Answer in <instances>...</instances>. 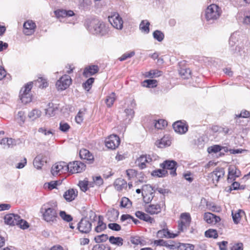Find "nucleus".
I'll return each mask as SVG.
<instances>
[{"mask_svg": "<svg viewBox=\"0 0 250 250\" xmlns=\"http://www.w3.org/2000/svg\"><path fill=\"white\" fill-rule=\"evenodd\" d=\"M172 126L174 131L179 134H185L188 130V126L181 121L175 122Z\"/></svg>", "mask_w": 250, "mask_h": 250, "instance_id": "obj_15", "label": "nucleus"}, {"mask_svg": "<svg viewBox=\"0 0 250 250\" xmlns=\"http://www.w3.org/2000/svg\"><path fill=\"white\" fill-rule=\"evenodd\" d=\"M244 38H241L240 35L238 32L233 33L229 39V44L230 48H232L237 43L238 44Z\"/></svg>", "mask_w": 250, "mask_h": 250, "instance_id": "obj_25", "label": "nucleus"}, {"mask_svg": "<svg viewBox=\"0 0 250 250\" xmlns=\"http://www.w3.org/2000/svg\"><path fill=\"white\" fill-rule=\"evenodd\" d=\"M88 182L83 180L79 181L78 186L83 191L85 192L88 189Z\"/></svg>", "mask_w": 250, "mask_h": 250, "instance_id": "obj_59", "label": "nucleus"}, {"mask_svg": "<svg viewBox=\"0 0 250 250\" xmlns=\"http://www.w3.org/2000/svg\"><path fill=\"white\" fill-rule=\"evenodd\" d=\"M204 219L208 224H216L221 220L220 217L210 212L204 214Z\"/></svg>", "mask_w": 250, "mask_h": 250, "instance_id": "obj_24", "label": "nucleus"}, {"mask_svg": "<svg viewBox=\"0 0 250 250\" xmlns=\"http://www.w3.org/2000/svg\"><path fill=\"white\" fill-rule=\"evenodd\" d=\"M70 125L66 123L61 122L60 123L59 129L63 132H66L70 129Z\"/></svg>", "mask_w": 250, "mask_h": 250, "instance_id": "obj_60", "label": "nucleus"}, {"mask_svg": "<svg viewBox=\"0 0 250 250\" xmlns=\"http://www.w3.org/2000/svg\"><path fill=\"white\" fill-rule=\"evenodd\" d=\"M135 216L140 219L148 223H152L155 222L154 219L148 214L141 211H137L135 212Z\"/></svg>", "mask_w": 250, "mask_h": 250, "instance_id": "obj_27", "label": "nucleus"}, {"mask_svg": "<svg viewBox=\"0 0 250 250\" xmlns=\"http://www.w3.org/2000/svg\"><path fill=\"white\" fill-rule=\"evenodd\" d=\"M143 192L145 193H150V192H155V187H152L150 185H145L143 186L142 187Z\"/></svg>", "mask_w": 250, "mask_h": 250, "instance_id": "obj_58", "label": "nucleus"}, {"mask_svg": "<svg viewBox=\"0 0 250 250\" xmlns=\"http://www.w3.org/2000/svg\"><path fill=\"white\" fill-rule=\"evenodd\" d=\"M109 242L117 246H121L123 245L124 240L122 237H114L111 236L109 238Z\"/></svg>", "mask_w": 250, "mask_h": 250, "instance_id": "obj_35", "label": "nucleus"}, {"mask_svg": "<svg viewBox=\"0 0 250 250\" xmlns=\"http://www.w3.org/2000/svg\"><path fill=\"white\" fill-rule=\"evenodd\" d=\"M77 195L78 191L76 189L71 188L64 192L63 197L67 202H71L75 199Z\"/></svg>", "mask_w": 250, "mask_h": 250, "instance_id": "obj_26", "label": "nucleus"}, {"mask_svg": "<svg viewBox=\"0 0 250 250\" xmlns=\"http://www.w3.org/2000/svg\"><path fill=\"white\" fill-rule=\"evenodd\" d=\"M167 125V122L163 119H159L156 121L154 126L158 129H162L163 127Z\"/></svg>", "mask_w": 250, "mask_h": 250, "instance_id": "obj_51", "label": "nucleus"}, {"mask_svg": "<svg viewBox=\"0 0 250 250\" xmlns=\"http://www.w3.org/2000/svg\"><path fill=\"white\" fill-rule=\"evenodd\" d=\"M205 144V141L202 137H199L197 140H195V145H196L199 148H203Z\"/></svg>", "mask_w": 250, "mask_h": 250, "instance_id": "obj_62", "label": "nucleus"}, {"mask_svg": "<svg viewBox=\"0 0 250 250\" xmlns=\"http://www.w3.org/2000/svg\"><path fill=\"white\" fill-rule=\"evenodd\" d=\"M230 49L233 51L234 54L243 59H246L250 53V42L247 38H244L237 44L234 50L233 48Z\"/></svg>", "mask_w": 250, "mask_h": 250, "instance_id": "obj_4", "label": "nucleus"}, {"mask_svg": "<svg viewBox=\"0 0 250 250\" xmlns=\"http://www.w3.org/2000/svg\"><path fill=\"white\" fill-rule=\"evenodd\" d=\"M56 16L59 17H70L75 15L72 10H66L64 9H60L55 12Z\"/></svg>", "mask_w": 250, "mask_h": 250, "instance_id": "obj_30", "label": "nucleus"}, {"mask_svg": "<svg viewBox=\"0 0 250 250\" xmlns=\"http://www.w3.org/2000/svg\"><path fill=\"white\" fill-rule=\"evenodd\" d=\"M131 205V202L129 199L126 197L122 198L120 202V206L122 208H128Z\"/></svg>", "mask_w": 250, "mask_h": 250, "instance_id": "obj_56", "label": "nucleus"}, {"mask_svg": "<svg viewBox=\"0 0 250 250\" xmlns=\"http://www.w3.org/2000/svg\"><path fill=\"white\" fill-rule=\"evenodd\" d=\"M109 239L108 235L107 234H102L100 235H98L95 237L94 240L97 243L105 242Z\"/></svg>", "mask_w": 250, "mask_h": 250, "instance_id": "obj_53", "label": "nucleus"}, {"mask_svg": "<svg viewBox=\"0 0 250 250\" xmlns=\"http://www.w3.org/2000/svg\"><path fill=\"white\" fill-rule=\"evenodd\" d=\"M205 235L208 238H217L218 236L216 230L214 229H209L205 232Z\"/></svg>", "mask_w": 250, "mask_h": 250, "instance_id": "obj_46", "label": "nucleus"}, {"mask_svg": "<svg viewBox=\"0 0 250 250\" xmlns=\"http://www.w3.org/2000/svg\"><path fill=\"white\" fill-rule=\"evenodd\" d=\"M179 233H171L167 229H163L159 230L157 233V236L159 238H174L177 237Z\"/></svg>", "mask_w": 250, "mask_h": 250, "instance_id": "obj_22", "label": "nucleus"}, {"mask_svg": "<svg viewBox=\"0 0 250 250\" xmlns=\"http://www.w3.org/2000/svg\"><path fill=\"white\" fill-rule=\"evenodd\" d=\"M111 25L117 29L121 30L123 27V21L118 13H113L108 17Z\"/></svg>", "mask_w": 250, "mask_h": 250, "instance_id": "obj_7", "label": "nucleus"}, {"mask_svg": "<svg viewBox=\"0 0 250 250\" xmlns=\"http://www.w3.org/2000/svg\"><path fill=\"white\" fill-rule=\"evenodd\" d=\"M41 115V111L40 110L34 109L28 113V116L33 121L39 118Z\"/></svg>", "mask_w": 250, "mask_h": 250, "instance_id": "obj_43", "label": "nucleus"}, {"mask_svg": "<svg viewBox=\"0 0 250 250\" xmlns=\"http://www.w3.org/2000/svg\"><path fill=\"white\" fill-rule=\"evenodd\" d=\"M181 220L178 223V233L184 231V229L188 227L191 222V217L189 213H182L180 215Z\"/></svg>", "mask_w": 250, "mask_h": 250, "instance_id": "obj_10", "label": "nucleus"}, {"mask_svg": "<svg viewBox=\"0 0 250 250\" xmlns=\"http://www.w3.org/2000/svg\"><path fill=\"white\" fill-rule=\"evenodd\" d=\"M179 74L180 76L183 78H189L191 77V71L188 68H182L179 70Z\"/></svg>", "mask_w": 250, "mask_h": 250, "instance_id": "obj_37", "label": "nucleus"}, {"mask_svg": "<svg viewBox=\"0 0 250 250\" xmlns=\"http://www.w3.org/2000/svg\"><path fill=\"white\" fill-rule=\"evenodd\" d=\"M79 155L81 159L89 161V163H92L94 160L93 155L87 149H81L80 151Z\"/></svg>", "mask_w": 250, "mask_h": 250, "instance_id": "obj_28", "label": "nucleus"}, {"mask_svg": "<svg viewBox=\"0 0 250 250\" xmlns=\"http://www.w3.org/2000/svg\"><path fill=\"white\" fill-rule=\"evenodd\" d=\"M19 217L20 216L18 214L13 213L7 214L4 217V222L7 225L15 226L17 224Z\"/></svg>", "mask_w": 250, "mask_h": 250, "instance_id": "obj_18", "label": "nucleus"}, {"mask_svg": "<svg viewBox=\"0 0 250 250\" xmlns=\"http://www.w3.org/2000/svg\"><path fill=\"white\" fill-rule=\"evenodd\" d=\"M36 27V23L31 20H28L23 24V32L27 36L31 35L35 32Z\"/></svg>", "mask_w": 250, "mask_h": 250, "instance_id": "obj_14", "label": "nucleus"}, {"mask_svg": "<svg viewBox=\"0 0 250 250\" xmlns=\"http://www.w3.org/2000/svg\"><path fill=\"white\" fill-rule=\"evenodd\" d=\"M161 210V205L159 204H150L145 208V211L151 215L158 214Z\"/></svg>", "mask_w": 250, "mask_h": 250, "instance_id": "obj_23", "label": "nucleus"}, {"mask_svg": "<svg viewBox=\"0 0 250 250\" xmlns=\"http://www.w3.org/2000/svg\"><path fill=\"white\" fill-rule=\"evenodd\" d=\"M68 172L71 173H76L82 172L84 169L85 165L80 161L70 162L68 164Z\"/></svg>", "mask_w": 250, "mask_h": 250, "instance_id": "obj_13", "label": "nucleus"}, {"mask_svg": "<svg viewBox=\"0 0 250 250\" xmlns=\"http://www.w3.org/2000/svg\"><path fill=\"white\" fill-rule=\"evenodd\" d=\"M171 144L170 141L168 139V137L164 136L159 141L158 147H164L167 146H169Z\"/></svg>", "mask_w": 250, "mask_h": 250, "instance_id": "obj_45", "label": "nucleus"}, {"mask_svg": "<svg viewBox=\"0 0 250 250\" xmlns=\"http://www.w3.org/2000/svg\"><path fill=\"white\" fill-rule=\"evenodd\" d=\"M84 25L90 33L101 36L108 35L109 29L102 21L96 18L85 19Z\"/></svg>", "mask_w": 250, "mask_h": 250, "instance_id": "obj_1", "label": "nucleus"}, {"mask_svg": "<svg viewBox=\"0 0 250 250\" xmlns=\"http://www.w3.org/2000/svg\"><path fill=\"white\" fill-rule=\"evenodd\" d=\"M225 174V170L223 167H216L215 170L210 175L212 178L213 183L217 184L220 178L222 177Z\"/></svg>", "mask_w": 250, "mask_h": 250, "instance_id": "obj_16", "label": "nucleus"}, {"mask_svg": "<svg viewBox=\"0 0 250 250\" xmlns=\"http://www.w3.org/2000/svg\"><path fill=\"white\" fill-rule=\"evenodd\" d=\"M245 214V211L242 209H238L235 212L232 211L231 215L234 224H238L240 222L242 214Z\"/></svg>", "mask_w": 250, "mask_h": 250, "instance_id": "obj_32", "label": "nucleus"}, {"mask_svg": "<svg viewBox=\"0 0 250 250\" xmlns=\"http://www.w3.org/2000/svg\"><path fill=\"white\" fill-rule=\"evenodd\" d=\"M154 192H150V193H146L142 192L144 202L146 204H148L151 202L154 197Z\"/></svg>", "mask_w": 250, "mask_h": 250, "instance_id": "obj_41", "label": "nucleus"}, {"mask_svg": "<svg viewBox=\"0 0 250 250\" xmlns=\"http://www.w3.org/2000/svg\"><path fill=\"white\" fill-rule=\"evenodd\" d=\"M134 51L127 52L123 54L119 58L120 61H124L127 59L130 58L135 55Z\"/></svg>", "mask_w": 250, "mask_h": 250, "instance_id": "obj_55", "label": "nucleus"}, {"mask_svg": "<svg viewBox=\"0 0 250 250\" xmlns=\"http://www.w3.org/2000/svg\"><path fill=\"white\" fill-rule=\"evenodd\" d=\"M240 171L234 167H230L229 168V173L228 181L229 182H231L235 180L236 177L240 175Z\"/></svg>", "mask_w": 250, "mask_h": 250, "instance_id": "obj_20", "label": "nucleus"}, {"mask_svg": "<svg viewBox=\"0 0 250 250\" xmlns=\"http://www.w3.org/2000/svg\"><path fill=\"white\" fill-rule=\"evenodd\" d=\"M160 167L165 170H170V174L172 176H175L177 175L176 169L177 163L174 160H167L160 164Z\"/></svg>", "mask_w": 250, "mask_h": 250, "instance_id": "obj_11", "label": "nucleus"}, {"mask_svg": "<svg viewBox=\"0 0 250 250\" xmlns=\"http://www.w3.org/2000/svg\"><path fill=\"white\" fill-rule=\"evenodd\" d=\"M120 220L122 222H125V220H129V221H132L136 225L140 223V221L138 219L134 218L131 215L128 214H123L121 216Z\"/></svg>", "mask_w": 250, "mask_h": 250, "instance_id": "obj_42", "label": "nucleus"}, {"mask_svg": "<svg viewBox=\"0 0 250 250\" xmlns=\"http://www.w3.org/2000/svg\"><path fill=\"white\" fill-rule=\"evenodd\" d=\"M162 71L157 70L153 69L150 70L149 72H146L144 74V76L146 78H154L161 77L162 76Z\"/></svg>", "mask_w": 250, "mask_h": 250, "instance_id": "obj_31", "label": "nucleus"}, {"mask_svg": "<svg viewBox=\"0 0 250 250\" xmlns=\"http://www.w3.org/2000/svg\"><path fill=\"white\" fill-rule=\"evenodd\" d=\"M153 38L159 42H162L165 38L164 34L160 30H155L153 34Z\"/></svg>", "mask_w": 250, "mask_h": 250, "instance_id": "obj_40", "label": "nucleus"}, {"mask_svg": "<svg viewBox=\"0 0 250 250\" xmlns=\"http://www.w3.org/2000/svg\"><path fill=\"white\" fill-rule=\"evenodd\" d=\"M91 3V0H79V8L82 9H87Z\"/></svg>", "mask_w": 250, "mask_h": 250, "instance_id": "obj_52", "label": "nucleus"}, {"mask_svg": "<svg viewBox=\"0 0 250 250\" xmlns=\"http://www.w3.org/2000/svg\"><path fill=\"white\" fill-rule=\"evenodd\" d=\"M72 83V79H58L56 86L58 90H64L68 88Z\"/></svg>", "mask_w": 250, "mask_h": 250, "instance_id": "obj_19", "label": "nucleus"}, {"mask_svg": "<svg viewBox=\"0 0 250 250\" xmlns=\"http://www.w3.org/2000/svg\"><path fill=\"white\" fill-rule=\"evenodd\" d=\"M60 216L64 221L67 222H70L73 220V217L70 214H67L64 211H61Z\"/></svg>", "mask_w": 250, "mask_h": 250, "instance_id": "obj_54", "label": "nucleus"}, {"mask_svg": "<svg viewBox=\"0 0 250 250\" xmlns=\"http://www.w3.org/2000/svg\"><path fill=\"white\" fill-rule=\"evenodd\" d=\"M120 143V138L114 134L110 135L105 141L106 146L111 149H115L119 146Z\"/></svg>", "mask_w": 250, "mask_h": 250, "instance_id": "obj_12", "label": "nucleus"}, {"mask_svg": "<svg viewBox=\"0 0 250 250\" xmlns=\"http://www.w3.org/2000/svg\"><path fill=\"white\" fill-rule=\"evenodd\" d=\"M144 86L154 88L157 85V81L155 79H146L143 83Z\"/></svg>", "mask_w": 250, "mask_h": 250, "instance_id": "obj_39", "label": "nucleus"}, {"mask_svg": "<svg viewBox=\"0 0 250 250\" xmlns=\"http://www.w3.org/2000/svg\"><path fill=\"white\" fill-rule=\"evenodd\" d=\"M115 187L118 190H121L126 185V182L123 179H117L114 183Z\"/></svg>", "mask_w": 250, "mask_h": 250, "instance_id": "obj_44", "label": "nucleus"}, {"mask_svg": "<svg viewBox=\"0 0 250 250\" xmlns=\"http://www.w3.org/2000/svg\"><path fill=\"white\" fill-rule=\"evenodd\" d=\"M156 159V156L153 155H142L136 161L135 164L140 169H144L146 167V163L149 164Z\"/></svg>", "mask_w": 250, "mask_h": 250, "instance_id": "obj_9", "label": "nucleus"}, {"mask_svg": "<svg viewBox=\"0 0 250 250\" xmlns=\"http://www.w3.org/2000/svg\"><path fill=\"white\" fill-rule=\"evenodd\" d=\"M33 83L29 82L25 84L21 89L19 97L22 103L27 104L32 101V96L30 94L31 90L33 87Z\"/></svg>", "mask_w": 250, "mask_h": 250, "instance_id": "obj_5", "label": "nucleus"}, {"mask_svg": "<svg viewBox=\"0 0 250 250\" xmlns=\"http://www.w3.org/2000/svg\"><path fill=\"white\" fill-rule=\"evenodd\" d=\"M150 23L147 20L142 21L140 24L139 28L142 32L145 34H148L149 32Z\"/></svg>", "mask_w": 250, "mask_h": 250, "instance_id": "obj_34", "label": "nucleus"}, {"mask_svg": "<svg viewBox=\"0 0 250 250\" xmlns=\"http://www.w3.org/2000/svg\"><path fill=\"white\" fill-rule=\"evenodd\" d=\"M18 221V222L16 225L18 226L21 229H25L29 227L28 223L26 221L21 219L20 216Z\"/></svg>", "mask_w": 250, "mask_h": 250, "instance_id": "obj_49", "label": "nucleus"}, {"mask_svg": "<svg viewBox=\"0 0 250 250\" xmlns=\"http://www.w3.org/2000/svg\"><path fill=\"white\" fill-rule=\"evenodd\" d=\"M33 165L37 169H41L43 165L42 156V155H39L35 157L33 161Z\"/></svg>", "mask_w": 250, "mask_h": 250, "instance_id": "obj_36", "label": "nucleus"}, {"mask_svg": "<svg viewBox=\"0 0 250 250\" xmlns=\"http://www.w3.org/2000/svg\"><path fill=\"white\" fill-rule=\"evenodd\" d=\"M99 70L98 65H91L86 66L83 70V75L85 77H88L94 75L97 73Z\"/></svg>", "mask_w": 250, "mask_h": 250, "instance_id": "obj_17", "label": "nucleus"}, {"mask_svg": "<svg viewBox=\"0 0 250 250\" xmlns=\"http://www.w3.org/2000/svg\"><path fill=\"white\" fill-rule=\"evenodd\" d=\"M47 184V187L48 189L51 190L54 188H56L57 186L60 184V183L58 181H53L49 182L48 183H46L45 185Z\"/></svg>", "mask_w": 250, "mask_h": 250, "instance_id": "obj_64", "label": "nucleus"}, {"mask_svg": "<svg viewBox=\"0 0 250 250\" xmlns=\"http://www.w3.org/2000/svg\"><path fill=\"white\" fill-rule=\"evenodd\" d=\"M186 82L183 83L189 86L199 87L200 85L197 82V79H184Z\"/></svg>", "mask_w": 250, "mask_h": 250, "instance_id": "obj_48", "label": "nucleus"}, {"mask_svg": "<svg viewBox=\"0 0 250 250\" xmlns=\"http://www.w3.org/2000/svg\"><path fill=\"white\" fill-rule=\"evenodd\" d=\"M222 148L223 147L220 145H215L208 147V152L209 154L212 153H217L220 152Z\"/></svg>", "mask_w": 250, "mask_h": 250, "instance_id": "obj_50", "label": "nucleus"}, {"mask_svg": "<svg viewBox=\"0 0 250 250\" xmlns=\"http://www.w3.org/2000/svg\"><path fill=\"white\" fill-rule=\"evenodd\" d=\"M68 172V164L64 162H59L55 164L51 168V173L55 176Z\"/></svg>", "mask_w": 250, "mask_h": 250, "instance_id": "obj_6", "label": "nucleus"}, {"mask_svg": "<svg viewBox=\"0 0 250 250\" xmlns=\"http://www.w3.org/2000/svg\"><path fill=\"white\" fill-rule=\"evenodd\" d=\"M222 13V9L218 5L210 4L205 10V19L208 23H213L219 19Z\"/></svg>", "mask_w": 250, "mask_h": 250, "instance_id": "obj_3", "label": "nucleus"}, {"mask_svg": "<svg viewBox=\"0 0 250 250\" xmlns=\"http://www.w3.org/2000/svg\"><path fill=\"white\" fill-rule=\"evenodd\" d=\"M116 99L115 94L114 92L111 93L109 95L107 96L105 99V103L108 107L111 106Z\"/></svg>", "mask_w": 250, "mask_h": 250, "instance_id": "obj_47", "label": "nucleus"}, {"mask_svg": "<svg viewBox=\"0 0 250 250\" xmlns=\"http://www.w3.org/2000/svg\"><path fill=\"white\" fill-rule=\"evenodd\" d=\"M57 210V205L56 202H49L43 204L41 208L42 219L50 224L55 223L58 218Z\"/></svg>", "mask_w": 250, "mask_h": 250, "instance_id": "obj_2", "label": "nucleus"}, {"mask_svg": "<svg viewBox=\"0 0 250 250\" xmlns=\"http://www.w3.org/2000/svg\"><path fill=\"white\" fill-rule=\"evenodd\" d=\"M167 171L162 168L153 170L151 172V175L157 177H163L167 175Z\"/></svg>", "mask_w": 250, "mask_h": 250, "instance_id": "obj_38", "label": "nucleus"}, {"mask_svg": "<svg viewBox=\"0 0 250 250\" xmlns=\"http://www.w3.org/2000/svg\"><path fill=\"white\" fill-rule=\"evenodd\" d=\"M94 80L95 79H87V81L83 84V88L87 91H89L92 87Z\"/></svg>", "mask_w": 250, "mask_h": 250, "instance_id": "obj_57", "label": "nucleus"}, {"mask_svg": "<svg viewBox=\"0 0 250 250\" xmlns=\"http://www.w3.org/2000/svg\"><path fill=\"white\" fill-rule=\"evenodd\" d=\"M77 229L82 233L88 234L92 229V223L87 218H83L77 224Z\"/></svg>", "mask_w": 250, "mask_h": 250, "instance_id": "obj_8", "label": "nucleus"}, {"mask_svg": "<svg viewBox=\"0 0 250 250\" xmlns=\"http://www.w3.org/2000/svg\"><path fill=\"white\" fill-rule=\"evenodd\" d=\"M107 226L109 229L113 231H119L121 229V226L116 223H109Z\"/></svg>", "mask_w": 250, "mask_h": 250, "instance_id": "obj_61", "label": "nucleus"}, {"mask_svg": "<svg viewBox=\"0 0 250 250\" xmlns=\"http://www.w3.org/2000/svg\"><path fill=\"white\" fill-rule=\"evenodd\" d=\"M92 250H110V248L104 244H97L93 247Z\"/></svg>", "mask_w": 250, "mask_h": 250, "instance_id": "obj_63", "label": "nucleus"}, {"mask_svg": "<svg viewBox=\"0 0 250 250\" xmlns=\"http://www.w3.org/2000/svg\"><path fill=\"white\" fill-rule=\"evenodd\" d=\"M104 217L102 215L98 216V220L97 223V225L94 229L95 232L97 233H100L107 228L106 224L104 222Z\"/></svg>", "mask_w": 250, "mask_h": 250, "instance_id": "obj_21", "label": "nucleus"}, {"mask_svg": "<svg viewBox=\"0 0 250 250\" xmlns=\"http://www.w3.org/2000/svg\"><path fill=\"white\" fill-rule=\"evenodd\" d=\"M119 212L116 209L112 208L108 210L106 214V217L109 221H116L119 216Z\"/></svg>", "mask_w": 250, "mask_h": 250, "instance_id": "obj_29", "label": "nucleus"}, {"mask_svg": "<svg viewBox=\"0 0 250 250\" xmlns=\"http://www.w3.org/2000/svg\"><path fill=\"white\" fill-rule=\"evenodd\" d=\"M26 119L25 113L23 111H20L15 116V120L18 124L21 126L24 123Z\"/></svg>", "mask_w": 250, "mask_h": 250, "instance_id": "obj_33", "label": "nucleus"}]
</instances>
